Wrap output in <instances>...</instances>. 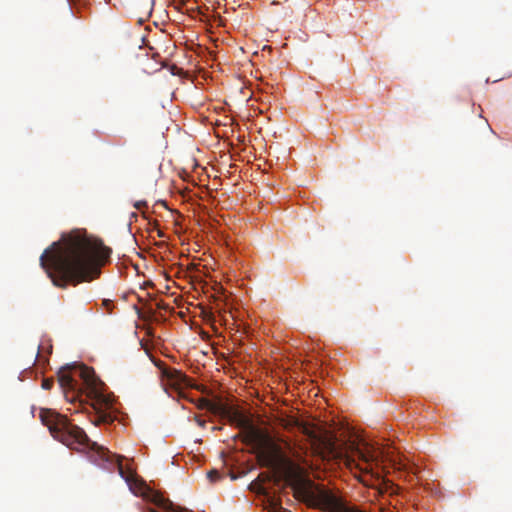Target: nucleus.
<instances>
[{
  "label": "nucleus",
  "mask_w": 512,
  "mask_h": 512,
  "mask_svg": "<svg viewBox=\"0 0 512 512\" xmlns=\"http://www.w3.org/2000/svg\"><path fill=\"white\" fill-rule=\"evenodd\" d=\"M112 250L85 230L62 234L40 256V265L53 285L65 289L91 282L101 275Z\"/></svg>",
  "instance_id": "obj_1"
},
{
  "label": "nucleus",
  "mask_w": 512,
  "mask_h": 512,
  "mask_svg": "<svg viewBox=\"0 0 512 512\" xmlns=\"http://www.w3.org/2000/svg\"><path fill=\"white\" fill-rule=\"evenodd\" d=\"M54 380L52 378H45L42 380V388L45 390H50L53 387Z\"/></svg>",
  "instance_id": "obj_10"
},
{
  "label": "nucleus",
  "mask_w": 512,
  "mask_h": 512,
  "mask_svg": "<svg viewBox=\"0 0 512 512\" xmlns=\"http://www.w3.org/2000/svg\"><path fill=\"white\" fill-rule=\"evenodd\" d=\"M162 373L163 376L168 380L169 384L172 386H181L186 381V376L179 370L173 368H165Z\"/></svg>",
  "instance_id": "obj_8"
},
{
  "label": "nucleus",
  "mask_w": 512,
  "mask_h": 512,
  "mask_svg": "<svg viewBox=\"0 0 512 512\" xmlns=\"http://www.w3.org/2000/svg\"><path fill=\"white\" fill-rule=\"evenodd\" d=\"M281 425L287 430L297 429L299 432L308 436L309 438H317L315 431L308 424L301 422L295 417H287L282 419Z\"/></svg>",
  "instance_id": "obj_7"
},
{
  "label": "nucleus",
  "mask_w": 512,
  "mask_h": 512,
  "mask_svg": "<svg viewBox=\"0 0 512 512\" xmlns=\"http://www.w3.org/2000/svg\"><path fill=\"white\" fill-rule=\"evenodd\" d=\"M208 478L211 482H215L220 478V474L217 470L213 469L207 473Z\"/></svg>",
  "instance_id": "obj_11"
},
{
  "label": "nucleus",
  "mask_w": 512,
  "mask_h": 512,
  "mask_svg": "<svg viewBox=\"0 0 512 512\" xmlns=\"http://www.w3.org/2000/svg\"><path fill=\"white\" fill-rule=\"evenodd\" d=\"M244 442L252 447L261 466L274 468L279 465L282 449L268 433L258 428H250Z\"/></svg>",
  "instance_id": "obj_4"
},
{
  "label": "nucleus",
  "mask_w": 512,
  "mask_h": 512,
  "mask_svg": "<svg viewBox=\"0 0 512 512\" xmlns=\"http://www.w3.org/2000/svg\"><path fill=\"white\" fill-rule=\"evenodd\" d=\"M74 376H79L83 380V386L86 390L87 396L94 401V409L97 416L93 420L95 425L110 424L114 421V417L109 412L114 405V395L106 392V385L95 375L92 368L85 365L74 366L72 371L63 368L58 372V382L68 398V393L73 395L74 399L76 394L81 390L78 382Z\"/></svg>",
  "instance_id": "obj_3"
},
{
  "label": "nucleus",
  "mask_w": 512,
  "mask_h": 512,
  "mask_svg": "<svg viewBox=\"0 0 512 512\" xmlns=\"http://www.w3.org/2000/svg\"><path fill=\"white\" fill-rule=\"evenodd\" d=\"M147 206V203L146 201H137L135 202L134 204V207L138 210H141L142 208L146 207Z\"/></svg>",
  "instance_id": "obj_12"
},
{
  "label": "nucleus",
  "mask_w": 512,
  "mask_h": 512,
  "mask_svg": "<svg viewBox=\"0 0 512 512\" xmlns=\"http://www.w3.org/2000/svg\"><path fill=\"white\" fill-rule=\"evenodd\" d=\"M323 441L325 442V445L327 446V448H329L330 450H335L337 448L336 436H334V435L326 436Z\"/></svg>",
  "instance_id": "obj_9"
},
{
  "label": "nucleus",
  "mask_w": 512,
  "mask_h": 512,
  "mask_svg": "<svg viewBox=\"0 0 512 512\" xmlns=\"http://www.w3.org/2000/svg\"><path fill=\"white\" fill-rule=\"evenodd\" d=\"M143 497L146 501L153 503L159 508L169 512H188L186 509L176 507L169 499L165 498L161 493L147 488L143 493ZM150 512H158L155 509H151Z\"/></svg>",
  "instance_id": "obj_6"
},
{
  "label": "nucleus",
  "mask_w": 512,
  "mask_h": 512,
  "mask_svg": "<svg viewBox=\"0 0 512 512\" xmlns=\"http://www.w3.org/2000/svg\"><path fill=\"white\" fill-rule=\"evenodd\" d=\"M199 407L243 429V441H245V436L250 428H256L242 412L220 401L213 402L208 399H201L199 401Z\"/></svg>",
  "instance_id": "obj_5"
},
{
  "label": "nucleus",
  "mask_w": 512,
  "mask_h": 512,
  "mask_svg": "<svg viewBox=\"0 0 512 512\" xmlns=\"http://www.w3.org/2000/svg\"><path fill=\"white\" fill-rule=\"evenodd\" d=\"M39 418L42 424L49 429L54 439L72 449L87 450L91 462L108 471L117 468L119 475L126 482L130 483L134 480V472L122 465L121 456L112 454L103 446L91 441L82 428L71 424L65 416L54 410L42 408L39 412Z\"/></svg>",
  "instance_id": "obj_2"
},
{
  "label": "nucleus",
  "mask_w": 512,
  "mask_h": 512,
  "mask_svg": "<svg viewBox=\"0 0 512 512\" xmlns=\"http://www.w3.org/2000/svg\"><path fill=\"white\" fill-rule=\"evenodd\" d=\"M198 423H199L200 426L204 425V422L199 421Z\"/></svg>",
  "instance_id": "obj_13"
}]
</instances>
